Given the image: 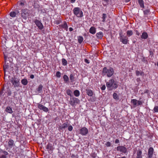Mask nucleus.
<instances>
[{
  "mask_svg": "<svg viewBox=\"0 0 158 158\" xmlns=\"http://www.w3.org/2000/svg\"><path fill=\"white\" fill-rule=\"evenodd\" d=\"M106 85L108 88H111L112 89H115L118 87V82L113 79H111L106 83Z\"/></svg>",
  "mask_w": 158,
  "mask_h": 158,
  "instance_id": "obj_1",
  "label": "nucleus"
},
{
  "mask_svg": "<svg viewBox=\"0 0 158 158\" xmlns=\"http://www.w3.org/2000/svg\"><path fill=\"white\" fill-rule=\"evenodd\" d=\"M20 79L18 78L16 76H14L11 77L10 81L14 88H18L20 84Z\"/></svg>",
  "mask_w": 158,
  "mask_h": 158,
  "instance_id": "obj_2",
  "label": "nucleus"
},
{
  "mask_svg": "<svg viewBox=\"0 0 158 158\" xmlns=\"http://www.w3.org/2000/svg\"><path fill=\"white\" fill-rule=\"evenodd\" d=\"M73 14L78 18L83 17V12L80 8L78 7H75L73 9Z\"/></svg>",
  "mask_w": 158,
  "mask_h": 158,
  "instance_id": "obj_3",
  "label": "nucleus"
},
{
  "mask_svg": "<svg viewBox=\"0 0 158 158\" xmlns=\"http://www.w3.org/2000/svg\"><path fill=\"white\" fill-rule=\"evenodd\" d=\"M80 102V100L74 97H71L69 101V104L73 106H75L77 104H79Z\"/></svg>",
  "mask_w": 158,
  "mask_h": 158,
  "instance_id": "obj_4",
  "label": "nucleus"
},
{
  "mask_svg": "<svg viewBox=\"0 0 158 158\" xmlns=\"http://www.w3.org/2000/svg\"><path fill=\"white\" fill-rule=\"evenodd\" d=\"M103 73L105 74L106 73L107 76L110 77L113 75L114 71L113 68L111 67H110L108 69L106 67H105L103 69Z\"/></svg>",
  "mask_w": 158,
  "mask_h": 158,
  "instance_id": "obj_5",
  "label": "nucleus"
},
{
  "mask_svg": "<svg viewBox=\"0 0 158 158\" xmlns=\"http://www.w3.org/2000/svg\"><path fill=\"white\" fill-rule=\"evenodd\" d=\"M29 11L27 9H22L21 10L22 17L24 19H26L29 15Z\"/></svg>",
  "mask_w": 158,
  "mask_h": 158,
  "instance_id": "obj_6",
  "label": "nucleus"
},
{
  "mask_svg": "<svg viewBox=\"0 0 158 158\" xmlns=\"http://www.w3.org/2000/svg\"><path fill=\"white\" fill-rule=\"evenodd\" d=\"M117 150L121 152L126 154L127 152V149L124 146H119L117 147Z\"/></svg>",
  "mask_w": 158,
  "mask_h": 158,
  "instance_id": "obj_7",
  "label": "nucleus"
},
{
  "mask_svg": "<svg viewBox=\"0 0 158 158\" xmlns=\"http://www.w3.org/2000/svg\"><path fill=\"white\" fill-rule=\"evenodd\" d=\"M79 134L82 136H85L88 133V130L85 127H83L79 129Z\"/></svg>",
  "mask_w": 158,
  "mask_h": 158,
  "instance_id": "obj_8",
  "label": "nucleus"
},
{
  "mask_svg": "<svg viewBox=\"0 0 158 158\" xmlns=\"http://www.w3.org/2000/svg\"><path fill=\"white\" fill-rule=\"evenodd\" d=\"M0 158H7L9 153L4 150L0 148Z\"/></svg>",
  "mask_w": 158,
  "mask_h": 158,
  "instance_id": "obj_9",
  "label": "nucleus"
},
{
  "mask_svg": "<svg viewBox=\"0 0 158 158\" xmlns=\"http://www.w3.org/2000/svg\"><path fill=\"white\" fill-rule=\"evenodd\" d=\"M34 22L40 30H42L43 29L44 26L40 21L37 19H35V20Z\"/></svg>",
  "mask_w": 158,
  "mask_h": 158,
  "instance_id": "obj_10",
  "label": "nucleus"
},
{
  "mask_svg": "<svg viewBox=\"0 0 158 158\" xmlns=\"http://www.w3.org/2000/svg\"><path fill=\"white\" fill-rule=\"evenodd\" d=\"M154 153V149L152 147L149 148L148 150L147 158H152Z\"/></svg>",
  "mask_w": 158,
  "mask_h": 158,
  "instance_id": "obj_11",
  "label": "nucleus"
},
{
  "mask_svg": "<svg viewBox=\"0 0 158 158\" xmlns=\"http://www.w3.org/2000/svg\"><path fill=\"white\" fill-rule=\"evenodd\" d=\"M118 39L121 42L125 44H127L129 41L128 38L126 36H123L121 38H118Z\"/></svg>",
  "mask_w": 158,
  "mask_h": 158,
  "instance_id": "obj_12",
  "label": "nucleus"
},
{
  "mask_svg": "<svg viewBox=\"0 0 158 158\" xmlns=\"http://www.w3.org/2000/svg\"><path fill=\"white\" fill-rule=\"evenodd\" d=\"M37 107L40 110H43L45 112H47L49 110V109L47 107L44 106L41 104H38Z\"/></svg>",
  "mask_w": 158,
  "mask_h": 158,
  "instance_id": "obj_13",
  "label": "nucleus"
},
{
  "mask_svg": "<svg viewBox=\"0 0 158 158\" xmlns=\"http://www.w3.org/2000/svg\"><path fill=\"white\" fill-rule=\"evenodd\" d=\"M46 149L49 153H52L53 152V151L54 149L52 144L48 143L46 146Z\"/></svg>",
  "mask_w": 158,
  "mask_h": 158,
  "instance_id": "obj_14",
  "label": "nucleus"
},
{
  "mask_svg": "<svg viewBox=\"0 0 158 158\" xmlns=\"http://www.w3.org/2000/svg\"><path fill=\"white\" fill-rule=\"evenodd\" d=\"M14 141L12 139H10L7 143V146L10 148H12L15 146Z\"/></svg>",
  "mask_w": 158,
  "mask_h": 158,
  "instance_id": "obj_15",
  "label": "nucleus"
},
{
  "mask_svg": "<svg viewBox=\"0 0 158 158\" xmlns=\"http://www.w3.org/2000/svg\"><path fill=\"white\" fill-rule=\"evenodd\" d=\"M60 27H62L64 29V30L67 31L68 26L67 24V23L66 22L64 21L63 24H60L59 25Z\"/></svg>",
  "mask_w": 158,
  "mask_h": 158,
  "instance_id": "obj_16",
  "label": "nucleus"
},
{
  "mask_svg": "<svg viewBox=\"0 0 158 158\" xmlns=\"http://www.w3.org/2000/svg\"><path fill=\"white\" fill-rule=\"evenodd\" d=\"M19 13V11L17 10L16 11H11L9 15L12 18H14L16 17V15H18Z\"/></svg>",
  "mask_w": 158,
  "mask_h": 158,
  "instance_id": "obj_17",
  "label": "nucleus"
},
{
  "mask_svg": "<svg viewBox=\"0 0 158 158\" xmlns=\"http://www.w3.org/2000/svg\"><path fill=\"white\" fill-rule=\"evenodd\" d=\"M148 37V35L146 32H143L141 35V38L142 39H146Z\"/></svg>",
  "mask_w": 158,
  "mask_h": 158,
  "instance_id": "obj_18",
  "label": "nucleus"
},
{
  "mask_svg": "<svg viewBox=\"0 0 158 158\" xmlns=\"http://www.w3.org/2000/svg\"><path fill=\"white\" fill-rule=\"evenodd\" d=\"M63 79L65 83L68 84L69 83V78L67 75L64 74L63 75Z\"/></svg>",
  "mask_w": 158,
  "mask_h": 158,
  "instance_id": "obj_19",
  "label": "nucleus"
},
{
  "mask_svg": "<svg viewBox=\"0 0 158 158\" xmlns=\"http://www.w3.org/2000/svg\"><path fill=\"white\" fill-rule=\"evenodd\" d=\"M69 123L68 122L64 123L62 125L60 126L59 128L61 130L64 129L66 128L68 126Z\"/></svg>",
  "mask_w": 158,
  "mask_h": 158,
  "instance_id": "obj_20",
  "label": "nucleus"
},
{
  "mask_svg": "<svg viewBox=\"0 0 158 158\" xmlns=\"http://www.w3.org/2000/svg\"><path fill=\"white\" fill-rule=\"evenodd\" d=\"M103 36V34L102 31H100L96 34V36L98 39H102Z\"/></svg>",
  "mask_w": 158,
  "mask_h": 158,
  "instance_id": "obj_21",
  "label": "nucleus"
},
{
  "mask_svg": "<svg viewBox=\"0 0 158 158\" xmlns=\"http://www.w3.org/2000/svg\"><path fill=\"white\" fill-rule=\"evenodd\" d=\"M138 3L141 8H144V2L143 0H137Z\"/></svg>",
  "mask_w": 158,
  "mask_h": 158,
  "instance_id": "obj_22",
  "label": "nucleus"
},
{
  "mask_svg": "<svg viewBox=\"0 0 158 158\" xmlns=\"http://www.w3.org/2000/svg\"><path fill=\"white\" fill-rule=\"evenodd\" d=\"M86 91L87 94L89 96L91 97L93 95V92L92 91L88 89H86Z\"/></svg>",
  "mask_w": 158,
  "mask_h": 158,
  "instance_id": "obj_23",
  "label": "nucleus"
},
{
  "mask_svg": "<svg viewBox=\"0 0 158 158\" xmlns=\"http://www.w3.org/2000/svg\"><path fill=\"white\" fill-rule=\"evenodd\" d=\"M89 32L90 33L92 34H94L96 32V29L95 27H92L89 29Z\"/></svg>",
  "mask_w": 158,
  "mask_h": 158,
  "instance_id": "obj_24",
  "label": "nucleus"
},
{
  "mask_svg": "<svg viewBox=\"0 0 158 158\" xmlns=\"http://www.w3.org/2000/svg\"><path fill=\"white\" fill-rule=\"evenodd\" d=\"M142 151L140 150H138L137 152V156L136 158H143Z\"/></svg>",
  "mask_w": 158,
  "mask_h": 158,
  "instance_id": "obj_25",
  "label": "nucleus"
},
{
  "mask_svg": "<svg viewBox=\"0 0 158 158\" xmlns=\"http://www.w3.org/2000/svg\"><path fill=\"white\" fill-rule=\"evenodd\" d=\"M28 81L27 79L24 78L21 80V83L24 85H26L27 84Z\"/></svg>",
  "mask_w": 158,
  "mask_h": 158,
  "instance_id": "obj_26",
  "label": "nucleus"
},
{
  "mask_svg": "<svg viewBox=\"0 0 158 158\" xmlns=\"http://www.w3.org/2000/svg\"><path fill=\"white\" fill-rule=\"evenodd\" d=\"M6 111L8 113L12 114L13 113V111L12 110V108L10 106H7L6 109Z\"/></svg>",
  "mask_w": 158,
  "mask_h": 158,
  "instance_id": "obj_27",
  "label": "nucleus"
},
{
  "mask_svg": "<svg viewBox=\"0 0 158 158\" xmlns=\"http://www.w3.org/2000/svg\"><path fill=\"white\" fill-rule=\"evenodd\" d=\"M75 77H74V75L72 74H71L69 76V79L70 81V82H73L74 81V79Z\"/></svg>",
  "mask_w": 158,
  "mask_h": 158,
  "instance_id": "obj_28",
  "label": "nucleus"
},
{
  "mask_svg": "<svg viewBox=\"0 0 158 158\" xmlns=\"http://www.w3.org/2000/svg\"><path fill=\"white\" fill-rule=\"evenodd\" d=\"M73 94L76 97L79 96L80 95V91L78 90H74L73 92Z\"/></svg>",
  "mask_w": 158,
  "mask_h": 158,
  "instance_id": "obj_29",
  "label": "nucleus"
},
{
  "mask_svg": "<svg viewBox=\"0 0 158 158\" xmlns=\"http://www.w3.org/2000/svg\"><path fill=\"white\" fill-rule=\"evenodd\" d=\"M131 103H132L133 105L135 107L137 106V100L135 99H132L131 100Z\"/></svg>",
  "mask_w": 158,
  "mask_h": 158,
  "instance_id": "obj_30",
  "label": "nucleus"
},
{
  "mask_svg": "<svg viewBox=\"0 0 158 158\" xmlns=\"http://www.w3.org/2000/svg\"><path fill=\"white\" fill-rule=\"evenodd\" d=\"M150 12L149 9H146L143 10V14L145 16H148L149 15V13Z\"/></svg>",
  "mask_w": 158,
  "mask_h": 158,
  "instance_id": "obj_31",
  "label": "nucleus"
},
{
  "mask_svg": "<svg viewBox=\"0 0 158 158\" xmlns=\"http://www.w3.org/2000/svg\"><path fill=\"white\" fill-rule=\"evenodd\" d=\"M133 35V32L131 30H128L127 32V35L128 37H130Z\"/></svg>",
  "mask_w": 158,
  "mask_h": 158,
  "instance_id": "obj_32",
  "label": "nucleus"
},
{
  "mask_svg": "<svg viewBox=\"0 0 158 158\" xmlns=\"http://www.w3.org/2000/svg\"><path fill=\"white\" fill-rule=\"evenodd\" d=\"M62 63L64 66H66L67 64V61L65 59L63 58L62 60Z\"/></svg>",
  "mask_w": 158,
  "mask_h": 158,
  "instance_id": "obj_33",
  "label": "nucleus"
},
{
  "mask_svg": "<svg viewBox=\"0 0 158 158\" xmlns=\"http://www.w3.org/2000/svg\"><path fill=\"white\" fill-rule=\"evenodd\" d=\"M113 98L115 100H118L119 99L118 96V94L115 93H113Z\"/></svg>",
  "mask_w": 158,
  "mask_h": 158,
  "instance_id": "obj_34",
  "label": "nucleus"
},
{
  "mask_svg": "<svg viewBox=\"0 0 158 158\" xmlns=\"http://www.w3.org/2000/svg\"><path fill=\"white\" fill-rule=\"evenodd\" d=\"M106 17H107V15H106V14H105V13L103 14L102 15V21L103 22H105V20H106Z\"/></svg>",
  "mask_w": 158,
  "mask_h": 158,
  "instance_id": "obj_35",
  "label": "nucleus"
},
{
  "mask_svg": "<svg viewBox=\"0 0 158 158\" xmlns=\"http://www.w3.org/2000/svg\"><path fill=\"white\" fill-rule=\"evenodd\" d=\"M78 41L80 44L81 43L83 40V37L81 36H79L78 38Z\"/></svg>",
  "mask_w": 158,
  "mask_h": 158,
  "instance_id": "obj_36",
  "label": "nucleus"
},
{
  "mask_svg": "<svg viewBox=\"0 0 158 158\" xmlns=\"http://www.w3.org/2000/svg\"><path fill=\"white\" fill-rule=\"evenodd\" d=\"M72 92L70 89H67L66 90V93L69 96H70L71 97H72Z\"/></svg>",
  "mask_w": 158,
  "mask_h": 158,
  "instance_id": "obj_37",
  "label": "nucleus"
},
{
  "mask_svg": "<svg viewBox=\"0 0 158 158\" xmlns=\"http://www.w3.org/2000/svg\"><path fill=\"white\" fill-rule=\"evenodd\" d=\"M33 6L34 8H38L40 6L37 2H34Z\"/></svg>",
  "mask_w": 158,
  "mask_h": 158,
  "instance_id": "obj_38",
  "label": "nucleus"
},
{
  "mask_svg": "<svg viewBox=\"0 0 158 158\" xmlns=\"http://www.w3.org/2000/svg\"><path fill=\"white\" fill-rule=\"evenodd\" d=\"M43 86L41 85H40L37 89V90L38 92H40V91L42 90L43 88Z\"/></svg>",
  "mask_w": 158,
  "mask_h": 158,
  "instance_id": "obj_39",
  "label": "nucleus"
},
{
  "mask_svg": "<svg viewBox=\"0 0 158 158\" xmlns=\"http://www.w3.org/2000/svg\"><path fill=\"white\" fill-rule=\"evenodd\" d=\"M4 58L5 61V62H6L7 59L9 58L8 57L7 54V53H4Z\"/></svg>",
  "mask_w": 158,
  "mask_h": 158,
  "instance_id": "obj_40",
  "label": "nucleus"
},
{
  "mask_svg": "<svg viewBox=\"0 0 158 158\" xmlns=\"http://www.w3.org/2000/svg\"><path fill=\"white\" fill-rule=\"evenodd\" d=\"M144 102L143 101L141 100H137V103L138 104V106H140L142 105Z\"/></svg>",
  "mask_w": 158,
  "mask_h": 158,
  "instance_id": "obj_41",
  "label": "nucleus"
},
{
  "mask_svg": "<svg viewBox=\"0 0 158 158\" xmlns=\"http://www.w3.org/2000/svg\"><path fill=\"white\" fill-rule=\"evenodd\" d=\"M9 67V66L8 64H5V65L3 66V68L5 72L6 71V70L8 69Z\"/></svg>",
  "mask_w": 158,
  "mask_h": 158,
  "instance_id": "obj_42",
  "label": "nucleus"
},
{
  "mask_svg": "<svg viewBox=\"0 0 158 158\" xmlns=\"http://www.w3.org/2000/svg\"><path fill=\"white\" fill-rule=\"evenodd\" d=\"M61 73L59 71H57L56 73V76L57 77L60 78L61 77Z\"/></svg>",
  "mask_w": 158,
  "mask_h": 158,
  "instance_id": "obj_43",
  "label": "nucleus"
},
{
  "mask_svg": "<svg viewBox=\"0 0 158 158\" xmlns=\"http://www.w3.org/2000/svg\"><path fill=\"white\" fill-rule=\"evenodd\" d=\"M6 93H7L8 96H10L12 94V92L11 90L9 89H8L7 90Z\"/></svg>",
  "mask_w": 158,
  "mask_h": 158,
  "instance_id": "obj_44",
  "label": "nucleus"
},
{
  "mask_svg": "<svg viewBox=\"0 0 158 158\" xmlns=\"http://www.w3.org/2000/svg\"><path fill=\"white\" fill-rule=\"evenodd\" d=\"M134 31L135 33V34L136 35H137V36H139L140 35V33L139 32V31L135 29L134 30Z\"/></svg>",
  "mask_w": 158,
  "mask_h": 158,
  "instance_id": "obj_45",
  "label": "nucleus"
},
{
  "mask_svg": "<svg viewBox=\"0 0 158 158\" xmlns=\"http://www.w3.org/2000/svg\"><path fill=\"white\" fill-rule=\"evenodd\" d=\"M105 145L107 147H110L111 145V143L110 142L108 141L105 143Z\"/></svg>",
  "mask_w": 158,
  "mask_h": 158,
  "instance_id": "obj_46",
  "label": "nucleus"
},
{
  "mask_svg": "<svg viewBox=\"0 0 158 158\" xmlns=\"http://www.w3.org/2000/svg\"><path fill=\"white\" fill-rule=\"evenodd\" d=\"M61 22V19H59L58 20H56L55 21L54 23L58 25Z\"/></svg>",
  "mask_w": 158,
  "mask_h": 158,
  "instance_id": "obj_47",
  "label": "nucleus"
},
{
  "mask_svg": "<svg viewBox=\"0 0 158 158\" xmlns=\"http://www.w3.org/2000/svg\"><path fill=\"white\" fill-rule=\"evenodd\" d=\"M153 110L154 112H158V106H155Z\"/></svg>",
  "mask_w": 158,
  "mask_h": 158,
  "instance_id": "obj_48",
  "label": "nucleus"
},
{
  "mask_svg": "<svg viewBox=\"0 0 158 158\" xmlns=\"http://www.w3.org/2000/svg\"><path fill=\"white\" fill-rule=\"evenodd\" d=\"M119 37L118 38H121L124 36L123 35V32L122 30L119 32Z\"/></svg>",
  "mask_w": 158,
  "mask_h": 158,
  "instance_id": "obj_49",
  "label": "nucleus"
},
{
  "mask_svg": "<svg viewBox=\"0 0 158 158\" xmlns=\"http://www.w3.org/2000/svg\"><path fill=\"white\" fill-rule=\"evenodd\" d=\"M73 129V127L72 125H70L68 127V130L70 131H71Z\"/></svg>",
  "mask_w": 158,
  "mask_h": 158,
  "instance_id": "obj_50",
  "label": "nucleus"
},
{
  "mask_svg": "<svg viewBox=\"0 0 158 158\" xmlns=\"http://www.w3.org/2000/svg\"><path fill=\"white\" fill-rule=\"evenodd\" d=\"M149 52L150 53V55L151 56V57H152V56H153L154 53L151 50H149Z\"/></svg>",
  "mask_w": 158,
  "mask_h": 158,
  "instance_id": "obj_51",
  "label": "nucleus"
},
{
  "mask_svg": "<svg viewBox=\"0 0 158 158\" xmlns=\"http://www.w3.org/2000/svg\"><path fill=\"white\" fill-rule=\"evenodd\" d=\"M136 75L138 76L140 75V72L138 70H136L135 71Z\"/></svg>",
  "mask_w": 158,
  "mask_h": 158,
  "instance_id": "obj_52",
  "label": "nucleus"
},
{
  "mask_svg": "<svg viewBox=\"0 0 158 158\" xmlns=\"http://www.w3.org/2000/svg\"><path fill=\"white\" fill-rule=\"evenodd\" d=\"M102 90H104L106 89V86L105 85H103L101 88Z\"/></svg>",
  "mask_w": 158,
  "mask_h": 158,
  "instance_id": "obj_53",
  "label": "nucleus"
},
{
  "mask_svg": "<svg viewBox=\"0 0 158 158\" xmlns=\"http://www.w3.org/2000/svg\"><path fill=\"white\" fill-rule=\"evenodd\" d=\"M84 61L87 64L89 63V60L87 59H84Z\"/></svg>",
  "mask_w": 158,
  "mask_h": 158,
  "instance_id": "obj_54",
  "label": "nucleus"
},
{
  "mask_svg": "<svg viewBox=\"0 0 158 158\" xmlns=\"http://www.w3.org/2000/svg\"><path fill=\"white\" fill-rule=\"evenodd\" d=\"M119 143V140L118 139H116L115 141V143Z\"/></svg>",
  "mask_w": 158,
  "mask_h": 158,
  "instance_id": "obj_55",
  "label": "nucleus"
},
{
  "mask_svg": "<svg viewBox=\"0 0 158 158\" xmlns=\"http://www.w3.org/2000/svg\"><path fill=\"white\" fill-rule=\"evenodd\" d=\"M30 78L31 79H33L34 78V76L33 74L31 75L30 76Z\"/></svg>",
  "mask_w": 158,
  "mask_h": 158,
  "instance_id": "obj_56",
  "label": "nucleus"
},
{
  "mask_svg": "<svg viewBox=\"0 0 158 158\" xmlns=\"http://www.w3.org/2000/svg\"><path fill=\"white\" fill-rule=\"evenodd\" d=\"M142 61L143 62H145V61H147V60H146V59L144 57H143L142 60Z\"/></svg>",
  "mask_w": 158,
  "mask_h": 158,
  "instance_id": "obj_57",
  "label": "nucleus"
},
{
  "mask_svg": "<svg viewBox=\"0 0 158 158\" xmlns=\"http://www.w3.org/2000/svg\"><path fill=\"white\" fill-rule=\"evenodd\" d=\"M140 75L143 76L144 75V73L143 72H140Z\"/></svg>",
  "mask_w": 158,
  "mask_h": 158,
  "instance_id": "obj_58",
  "label": "nucleus"
},
{
  "mask_svg": "<svg viewBox=\"0 0 158 158\" xmlns=\"http://www.w3.org/2000/svg\"><path fill=\"white\" fill-rule=\"evenodd\" d=\"M75 157V156L74 154H72V155L71 156V157L72 158H74V157Z\"/></svg>",
  "mask_w": 158,
  "mask_h": 158,
  "instance_id": "obj_59",
  "label": "nucleus"
},
{
  "mask_svg": "<svg viewBox=\"0 0 158 158\" xmlns=\"http://www.w3.org/2000/svg\"><path fill=\"white\" fill-rule=\"evenodd\" d=\"M73 29L72 27H70L69 28V31H73Z\"/></svg>",
  "mask_w": 158,
  "mask_h": 158,
  "instance_id": "obj_60",
  "label": "nucleus"
},
{
  "mask_svg": "<svg viewBox=\"0 0 158 158\" xmlns=\"http://www.w3.org/2000/svg\"><path fill=\"white\" fill-rule=\"evenodd\" d=\"M75 0H70L71 1V2L72 3H74V2H75Z\"/></svg>",
  "mask_w": 158,
  "mask_h": 158,
  "instance_id": "obj_61",
  "label": "nucleus"
},
{
  "mask_svg": "<svg viewBox=\"0 0 158 158\" xmlns=\"http://www.w3.org/2000/svg\"><path fill=\"white\" fill-rule=\"evenodd\" d=\"M131 0H124L125 2H129Z\"/></svg>",
  "mask_w": 158,
  "mask_h": 158,
  "instance_id": "obj_62",
  "label": "nucleus"
},
{
  "mask_svg": "<svg viewBox=\"0 0 158 158\" xmlns=\"http://www.w3.org/2000/svg\"><path fill=\"white\" fill-rule=\"evenodd\" d=\"M104 1L106 3H108L109 2V0H104Z\"/></svg>",
  "mask_w": 158,
  "mask_h": 158,
  "instance_id": "obj_63",
  "label": "nucleus"
},
{
  "mask_svg": "<svg viewBox=\"0 0 158 158\" xmlns=\"http://www.w3.org/2000/svg\"><path fill=\"white\" fill-rule=\"evenodd\" d=\"M20 5H24V3L22 2H21L20 3Z\"/></svg>",
  "mask_w": 158,
  "mask_h": 158,
  "instance_id": "obj_64",
  "label": "nucleus"
}]
</instances>
